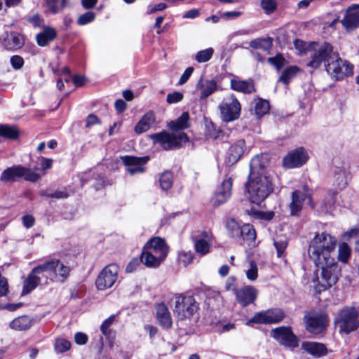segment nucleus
<instances>
[{
    "label": "nucleus",
    "mask_w": 359,
    "mask_h": 359,
    "mask_svg": "<svg viewBox=\"0 0 359 359\" xmlns=\"http://www.w3.org/2000/svg\"><path fill=\"white\" fill-rule=\"evenodd\" d=\"M337 243L335 237L329 233H317L309 246V255L316 266L321 269V280L316 289L326 290L334 285L341 273V269L333 255Z\"/></svg>",
    "instance_id": "1"
},
{
    "label": "nucleus",
    "mask_w": 359,
    "mask_h": 359,
    "mask_svg": "<svg viewBox=\"0 0 359 359\" xmlns=\"http://www.w3.org/2000/svg\"><path fill=\"white\" fill-rule=\"evenodd\" d=\"M269 164L266 155L256 156L250 163V172L246 188L251 203L259 205L273 191L270 174L266 170Z\"/></svg>",
    "instance_id": "2"
},
{
    "label": "nucleus",
    "mask_w": 359,
    "mask_h": 359,
    "mask_svg": "<svg viewBox=\"0 0 359 359\" xmlns=\"http://www.w3.org/2000/svg\"><path fill=\"white\" fill-rule=\"evenodd\" d=\"M322 63H324L327 73L336 80L342 79L353 74V66L346 60H342L339 53L334 50L333 46L328 43L320 45L307 66L317 69Z\"/></svg>",
    "instance_id": "3"
},
{
    "label": "nucleus",
    "mask_w": 359,
    "mask_h": 359,
    "mask_svg": "<svg viewBox=\"0 0 359 359\" xmlns=\"http://www.w3.org/2000/svg\"><path fill=\"white\" fill-rule=\"evenodd\" d=\"M174 299L173 313L178 320L190 319L198 309V304L192 296L177 294Z\"/></svg>",
    "instance_id": "4"
},
{
    "label": "nucleus",
    "mask_w": 359,
    "mask_h": 359,
    "mask_svg": "<svg viewBox=\"0 0 359 359\" xmlns=\"http://www.w3.org/2000/svg\"><path fill=\"white\" fill-rule=\"evenodd\" d=\"M359 313L353 306H346L341 309L335 318L334 323L340 332L349 333L359 327Z\"/></svg>",
    "instance_id": "5"
},
{
    "label": "nucleus",
    "mask_w": 359,
    "mask_h": 359,
    "mask_svg": "<svg viewBox=\"0 0 359 359\" xmlns=\"http://www.w3.org/2000/svg\"><path fill=\"white\" fill-rule=\"evenodd\" d=\"M219 109L222 120L224 122H231L239 118L241 105L233 94H229L224 97L219 105Z\"/></svg>",
    "instance_id": "6"
},
{
    "label": "nucleus",
    "mask_w": 359,
    "mask_h": 359,
    "mask_svg": "<svg viewBox=\"0 0 359 359\" xmlns=\"http://www.w3.org/2000/svg\"><path fill=\"white\" fill-rule=\"evenodd\" d=\"M150 138L154 144H158L165 150L172 149L179 147L182 142L188 141L186 133L180 132L177 134H170L167 132H161L150 135Z\"/></svg>",
    "instance_id": "7"
},
{
    "label": "nucleus",
    "mask_w": 359,
    "mask_h": 359,
    "mask_svg": "<svg viewBox=\"0 0 359 359\" xmlns=\"http://www.w3.org/2000/svg\"><path fill=\"white\" fill-rule=\"evenodd\" d=\"M118 271L119 267L115 264H111L104 267L96 280L97 289L103 290L112 287L117 280Z\"/></svg>",
    "instance_id": "8"
},
{
    "label": "nucleus",
    "mask_w": 359,
    "mask_h": 359,
    "mask_svg": "<svg viewBox=\"0 0 359 359\" xmlns=\"http://www.w3.org/2000/svg\"><path fill=\"white\" fill-rule=\"evenodd\" d=\"M43 270L48 271L50 279H56L64 282L68 277L70 269L65 266L59 259H50L41 264Z\"/></svg>",
    "instance_id": "9"
},
{
    "label": "nucleus",
    "mask_w": 359,
    "mask_h": 359,
    "mask_svg": "<svg viewBox=\"0 0 359 359\" xmlns=\"http://www.w3.org/2000/svg\"><path fill=\"white\" fill-rule=\"evenodd\" d=\"M285 317L282 310L273 309L257 313L250 318L246 325H250L252 323L257 324H275L280 322Z\"/></svg>",
    "instance_id": "10"
},
{
    "label": "nucleus",
    "mask_w": 359,
    "mask_h": 359,
    "mask_svg": "<svg viewBox=\"0 0 359 359\" xmlns=\"http://www.w3.org/2000/svg\"><path fill=\"white\" fill-rule=\"evenodd\" d=\"M271 335L281 345L285 346L294 348L298 346L297 337L288 327H279L273 329Z\"/></svg>",
    "instance_id": "11"
},
{
    "label": "nucleus",
    "mask_w": 359,
    "mask_h": 359,
    "mask_svg": "<svg viewBox=\"0 0 359 359\" xmlns=\"http://www.w3.org/2000/svg\"><path fill=\"white\" fill-rule=\"evenodd\" d=\"M121 160L126 166V171L130 175L142 173L145 171L144 165L149 160V156L136 157L133 156H125Z\"/></svg>",
    "instance_id": "12"
},
{
    "label": "nucleus",
    "mask_w": 359,
    "mask_h": 359,
    "mask_svg": "<svg viewBox=\"0 0 359 359\" xmlns=\"http://www.w3.org/2000/svg\"><path fill=\"white\" fill-rule=\"evenodd\" d=\"M309 159L307 152L303 148L296 149L287 154L283 160L286 168H294L302 166Z\"/></svg>",
    "instance_id": "13"
},
{
    "label": "nucleus",
    "mask_w": 359,
    "mask_h": 359,
    "mask_svg": "<svg viewBox=\"0 0 359 359\" xmlns=\"http://www.w3.org/2000/svg\"><path fill=\"white\" fill-rule=\"evenodd\" d=\"M233 180L231 177L224 180L219 186L212 197V202L215 205L224 203L231 195Z\"/></svg>",
    "instance_id": "14"
},
{
    "label": "nucleus",
    "mask_w": 359,
    "mask_h": 359,
    "mask_svg": "<svg viewBox=\"0 0 359 359\" xmlns=\"http://www.w3.org/2000/svg\"><path fill=\"white\" fill-rule=\"evenodd\" d=\"M143 249L165 259L168 254L169 248L163 238L154 237L149 239L144 245Z\"/></svg>",
    "instance_id": "15"
},
{
    "label": "nucleus",
    "mask_w": 359,
    "mask_h": 359,
    "mask_svg": "<svg viewBox=\"0 0 359 359\" xmlns=\"http://www.w3.org/2000/svg\"><path fill=\"white\" fill-rule=\"evenodd\" d=\"M328 324L326 314H316L306 317V329L311 333L319 334L325 330Z\"/></svg>",
    "instance_id": "16"
},
{
    "label": "nucleus",
    "mask_w": 359,
    "mask_h": 359,
    "mask_svg": "<svg viewBox=\"0 0 359 359\" xmlns=\"http://www.w3.org/2000/svg\"><path fill=\"white\" fill-rule=\"evenodd\" d=\"M305 192L299 190H296L292 194V201L289 205L290 214L292 215H297L302 208L303 203L307 199L309 202L311 201V196L308 193V187L304 186Z\"/></svg>",
    "instance_id": "17"
},
{
    "label": "nucleus",
    "mask_w": 359,
    "mask_h": 359,
    "mask_svg": "<svg viewBox=\"0 0 359 359\" xmlns=\"http://www.w3.org/2000/svg\"><path fill=\"white\" fill-rule=\"evenodd\" d=\"M237 302L243 306H246L255 302L257 295V290L252 286H245L236 290Z\"/></svg>",
    "instance_id": "18"
},
{
    "label": "nucleus",
    "mask_w": 359,
    "mask_h": 359,
    "mask_svg": "<svg viewBox=\"0 0 359 359\" xmlns=\"http://www.w3.org/2000/svg\"><path fill=\"white\" fill-rule=\"evenodd\" d=\"M245 149V142L243 140H238L233 142L227 151V163L230 165L236 163L242 157Z\"/></svg>",
    "instance_id": "19"
},
{
    "label": "nucleus",
    "mask_w": 359,
    "mask_h": 359,
    "mask_svg": "<svg viewBox=\"0 0 359 359\" xmlns=\"http://www.w3.org/2000/svg\"><path fill=\"white\" fill-rule=\"evenodd\" d=\"M43 269L41 264L32 269L27 278L24 281L22 294H27L34 290L39 285L41 284L38 274L41 273Z\"/></svg>",
    "instance_id": "20"
},
{
    "label": "nucleus",
    "mask_w": 359,
    "mask_h": 359,
    "mask_svg": "<svg viewBox=\"0 0 359 359\" xmlns=\"http://www.w3.org/2000/svg\"><path fill=\"white\" fill-rule=\"evenodd\" d=\"M196 89L200 91V98L205 99L217 90V83L215 79H204L203 76L198 81Z\"/></svg>",
    "instance_id": "21"
},
{
    "label": "nucleus",
    "mask_w": 359,
    "mask_h": 359,
    "mask_svg": "<svg viewBox=\"0 0 359 359\" xmlns=\"http://www.w3.org/2000/svg\"><path fill=\"white\" fill-rule=\"evenodd\" d=\"M231 88L235 91L250 94L255 91L254 82L251 79L242 80L234 76L230 81Z\"/></svg>",
    "instance_id": "22"
},
{
    "label": "nucleus",
    "mask_w": 359,
    "mask_h": 359,
    "mask_svg": "<svg viewBox=\"0 0 359 359\" xmlns=\"http://www.w3.org/2000/svg\"><path fill=\"white\" fill-rule=\"evenodd\" d=\"M2 43L6 49L15 50L23 46L25 44V39L22 34L11 32L6 33Z\"/></svg>",
    "instance_id": "23"
},
{
    "label": "nucleus",
    "mask_w": 359,
    "mask_h": 359,
    "mask_svg": "<svg viewBox=\"0 0 359 359\" xmlns=\"http://www.w3.org/2000/svg\"><path fill=\"white\" fill-rule=\"evenodd\" d=\"M212 245V235L207 231H203L200 237L194 242L196 252L200 255H205L210 252Z\"/></svg>",
    "instance_id": "24"
},
{
    "label": "nucleus",
    "mask_w": 359,
    "mask_h": 359,
    "mask_svg": "<svg viewBox=\"0 0 359 359\" xmlns=\"http://www.w3.org/2000/svg\"><path fill=\"white\" fill-rule=\"evenodd\" d=\"M341 22L347 30L358 28L359 27V11L356 8L349 7Z\"/></svg>",
    "instance_id": "25"
},
{
    "label": "nucleus",
    "mask_w": 359,
    "mask_h": 359,
    "mask_svg": "<svg viewBox=\"0 0 359 359\" xmlns=\"http://www.w3.org/2000/svg\"><path fill=\"white\" fill-rule=\"evenodd\" d=\"M156 318L164 329H169L172 325V320L168 307L163 303L156 306Z\"/></svg>",
    "instance_id": "26"
},
{
    "label": "nucleus",
    "mask_w": 359,
    "mask_h": 359,
    "mask_svg": "<svg viewBox=\"0 0 359 359\" xmlns=\"http://www.w3.org/2000/svg\"><path fill=\"white\" fill-rule=\"evenodd\" d=\"M293 44L295 49L299 51V54H309L311 58L310 60H312V57L314 53L317 51L320 46L316 42L307 43L300 39H295Z\"/></svg>",
    "instance_id": "27"
},
{
    "label": "nucleus",
    "mask_w": 359,
    "mask_h": 359,
    "mask_svg": "<svg viewBox=\"0 0 359 359\" xmlns=\"http://www.w3.org/2000/svg\"><path fill=\"white\" fill-rule=\"evenodd\" d=\"M155 123V114L153 111H149L135 126V132L137 134L143 133L147 131Z\"/></svg>",
    "instance_id": "28"
},
{
    "label": "nucleus",
    "mask_w": 359,
    "mask_h": 359,
    "mask_svg": "<svg viewBox=\"0 0 359 359\" xmlns=\"http://www.w3.org/2000/svg\"><path fill=\"white\" fill-rule=\"evenodd\" d=\"M302 348L315 357H321L327 354V350L323 344L313 341L304 342Z\"/></svg>",
    "instance_id": "29"
},
{
    "label": "nucleus",
    "mask_w": 359,
    "mask_h": 359,
    "mask_svg": "<svg viewBox=\"0 0 359 359\" xmlns=\"http://www.w3.org/2000/svg\"><path fill=\"white\" fill-rule=\"evenodd\" d=\"M141 260L147 267L157 268L165 260L155 254H153L145 249H142L141 253Z\"/></svg>",
    "instance_id": "30"
},
{
    "label": "nucleus",
    "mask_w": 359,
    "mask_h": 359,
    "mask_svg": "<svg viewBox=\"0 0 359 359\" xmlns=\"http://www.w3.org/2000/svg\"><path fill=\"white\" fill-rule=\"evenodd\" d=\"M348 184L346 170L342 167H336L334 170L333 185L339 190L344 189Z\"/></svg>",
    "instance_id": "31"
},
{
    "label": "nucleus",
    "mask_w": 359,
    "mask_h": 359,
    "mask_svg": "<svg viewBox=\"0 0 359 359\" xmlns=\"http://www.w3.org/2000/svg\"><path fill=\"white\" fill-rule=\"evenodd\" d=\"M22 170L21 165L8 168L2 172L0 180L3 182H14L17 178L22 177Z\"/></svg>",
    "instance_id": "32"
},
{
    "label": "nucleus",
    "mask_w": 359,
    "mask_h": 359,
    "mask_svg": "<svg viewBox=\"0 0 359 359\" xmlns=\"http://www.w3.org/2000/svg\"><path fill=\"white\" fill-rule=\"evenodd\" d=\"M56 37V32L51 27H46L36 36L37 43L40 46H46Z\"/></svg>",
    "instance_id": "33"
},
{
    "label": "nucleus",
    "mask_w": 359,
    "mask_h": 359,
    "mask_svg": "<svg viewBox=\"0 0 359 359\" xmlns=\"http://www.w3.org/2000/svg\"><path fill=\"white\" fill-rule=\"evenodd\" d=\"M336 196V192L332 191H327L320 206V210L323 213H330L334 209Z\"/></svg>",
    "instance_id": "34"
},
{
    "label": "nucleus",
    "mask_w": 359,
    "mask_h": 359,
    "mask_svg": "<svg viewBox=\"0 0 359 359\" xmlns=\"http://www.w3.org/2000/svg\"><path fill=\"white\" fill-rule=\"evenodd\" d=\"M189 115L188 112H184L175 121H172L169 123L168 126L172 131H177L189 128Z\"/></svg>",
    "instance_id": "35"
},
{
    "label": "nucleus",
    "mask_w": 359,
    "mask_h": 359,
    "mask_svg": "<svg viewBox=\"0 0 359 359\" xmlns=\"http://www.w3.org/2000/svg\"><path fill=\"white\" fill-rule=\"evenodd\" d=\"M32 325V320L27 316H22L15 318L10 323V327L16 330H25L31 327Z\"/></svg>",
    "instance_id": "36"
},
{
    "label": "nucleus",
    "mask_w": 359,
    "mask_h": 359,
    "mask_svg": "<svg viewBox=\"0 0 359 359\" xmlns=\"http://www.w3.org/2000/svg\"><path fill=\"white\" fill-rule=\"evenodd\" d=\"M50 13L56 14L62 12L68 4L67 0H46Z\"/></svg>",
    "instance_id": "37"
},
{
    "label": "nucleus",
    "mask_w": 359,
    "mask_h": 359,
    "mask_svg": "<svg viewBox=\"0 0 359 359\" xmlns=\"http://www.w3.org/2000/svg\"><path fill=\"white\" fill-rule=\"evenodd\" d=\"M19 136V131L13 126L0 125V137L15 140Z\"/></svg>",
    "instance_id": "38"
},
{
    "label": "nucleus",
    "mask_w": 359,
    "mask_h": 359,
    "mask_svg": "<svg viewBox=\"0 0 359 359\" xmlns=\"http://www.w3.org/2000/svg\"><path fill=\"white\" fill-rule=\"evenodd\" d=\"M300 71L301 69L297 66L289 67L282 72L278 81L287 84Z\"/></svg>",
    "instance_id": "39"
},
{
    "label": "nucleus",
    "mask_w": 359,
    "mask_h": 359,
    "mask_svg": "<svg viewBox=\"0 0 359 359\" xmlns=\"http://www.w3.org/2000/svg\"><path fill=\"white\" fill-rule=\"evenodd\" d=\"M241 237L247 241H254L256 238V232L252 225L245 224L241 226Z\"/></svg>",
    "instance_id": "40"
},
{
    "label": "nucleus",
    "mask_w": 359,
    "mask_h": 359,
    "mask_svg": "<svg viewBox=\"0 0 359 359\" xmlns=\"http://www.w3.org/2000/svg\"><path fill=\"white\" fill-rule=\"evenodd\" d=\"M269 110V103L264 100L259 99L255 101V111L258 118L268 113Z\"/></svg>",
    "instance_id": "41"
},
{
    "label": "nucleus",
    "mask_w": 359,
    "mask_h": 359,
    "mask_svg": "<svg viewBox=\"0 0 359 359\" xmlns=\"http://www.w3.org/2000/svg\"><path fill=\"white\" fill-rule=\"evenodd\" d=\"M159 183L163 190L170 189L173 184L172 173L169 171H165L163 172L160 176Z\"/></svg>",
    "instance_id": "42"
},
{
    "label": "nucleus",
    "mask_w": 359,
    "mask_h": 359,
    "mask_svg": "<svg viewBox=\"0 0 359 359\" xmlns=\"http://www.w3.org/2000/svg\"><path fill=\"white\" fill-rule=\"evenodd\" d=\"M271 40L270 39H256L250 42V46L253 48H260L264 50H268L271 47Z\"/></svg>",
    "instance_id": "43"
},
{
    "label": "nucleus",
    "mask_w": 359,
    "mask_h": 359,
    "mask_svg": "<svg viewBox=\"0 0 359 359\" xmlns=\"http://www.w3.org/2000/svg\"><path fill=\"white\" fill-rule=\"evenodd\" d=\"M351 257V248L346 243L339 245L338 259L343 263H346Z\"/></svg>",
    "instance_id": "44"
},
{
    "label": "nucleus",
    "mask_w": 359,
    "mask_h": 359,
    "mask_svg": "<svg viewBox=\"0 0 359 359\" xmlns=\"http://www.w3.org/2000/svg\"><path fill=\"white\" fill-rule=\"evenodd\" d=\"M229 235L234 238H241V226L234 219L229 220L226 224Z\"/></svg>",
    "instance_id": "45"
},
{
    "label": "nucleus",
    "mask_w": 359,
    "mask_h": 359,
    "mask_svg": "<svg viewBox=\"0 0 359 359\" xmlns=\"http://www.w3.org/2000/svg\"><path fill=\"white\" fill-rule=\"evenodd\" d=\"M41 196L48 198H55L57 199L66 198L69 196L68 192L64 190H55V191H41Z\"/></svg>",
    "instance_id": "46"
},
{
    "label": "nucleus",
    "mask_w": 359,
    "mask_h": 359,
    "mask_svg": "<svg viewBox=\"0 0 359 359\" xmlns=\"http://www.w3.org/2000/svg\"><path fill=\"white\" fill-rule=\"evenodd\" d=\"M274 246L276 249L277 256L281 257L287 247V241L285 238L277 237L274 239Z\"/></svg>",
    "instance_id": "47"
},
{
    "label": "nucleus",
    "mask_w": 359,
    "mask_h": 359,
    "mask_svg": "<svg viewBox=\"0 0 359 359\" xmlns=\"http://www.w3.org/2000/svg\"><path fill=\"white\" fill-rule=\"evenodd\" d=\"M71 348V343L65 339H57L55 342V351L58 353H64Z\"/></svg>",
    "instance_id": "48"
},
{
    "label": "nucleus",
    "mask_w": 359,
    "mask_h": 359,
    "mask_svg": "<svg viewBox=\"0 0 359 359\" xmlns=\"http://www.w3.org/2000/svg\"><path fill=\"white\" fill-rule=\"evenodd\" d=\"M214 50L212 48L201 50L196 55V60L198 62H208L212 56Z\"/></svg>",
    "instance_id": "49"
},
{
    "label": "nucleus",
    "mask_w": 359,
    "mask_h": 359,
    "mask_svg": "<svg viewBox=\"0 0 359 359\" xmlns=\"http://www.w3.org/2000/svg\"><path fill=\"white\" fill-rule=\"evenodd\" d=\"M22 170H22V177H23L27 181L36 182L41 177V176L39 174L34 172V171L29 168H26L22 166Z\"/></svg>",
    "instance_id": "50"
},
{
    "label": "nucleus",
    "mask_w": 359,
    "mask_h": 359,
    "mask_svg": "<svg viewBox=\"0 0 359 359\" xmlns=\"http://www.w3.org/2000/svg\"><path fill=\"white\" fill-rule=\"evenodd\" d=\"M261 7L266 14L269 15L276 11L277 4L275 0H262Z\"/></svg>",
    "instance_id": "51"
},
{
    "label": "nucleus",
    "mask_w": 359,
    "mask_h": 359,
    "mask_svg": "<svg viewBox=\"0 0 359 359\" xmlns=\"http://www.w3.org/2000/svg\"><path fill=\"white\" fill-rule=\"evenodd\" d=\"M95 18V15L92 11H88L85 13L80 15L78 18V24L80 25H85L88 23H90L93 21H94Z\"/></svg>",
    "instance_id": "52"
},
{
    "label": "nucleus",
    "mask_w": 359,
    "mask_h": 359,
    "mask_svg": "<svg viewBox=\"0 0 359 359\" xmlns=\"http://www.w3.org/2000/svg\"><path fill=\"white\" fill-rule=\"evenodd\" d=\"M114 320H115L114 316H111L107 319H106L101 325L100 330L104 336L109 335L110 330L109 328L113 324V323L114 322Z\"/></svg>",
    "instance_id": "53"
},
{
    "label": "nucleus",
    "mask_w": 359,
    "mask_h": 359,
    "mask_svg": "<svg viewBox=\"0 0 359 359\" xmlns=\"http://www.w3.org/2000/svg\"><path fill=\"white\" fill-rule=\"evenodd\" d=\"M193 255L190 252H181L178 255L179 262L184 266H187L192 262Z\"/></svg>",
    "instance_id": "54"
},
{
    "label": "nucleus",
    "mask_w": 359,
    "mask_h": 359,
    "mask_svg": "<svg viewBox=\"0 0 359 359\" xmlns=\"http://www.w3.org/2000/svg\"><path fill=\"white\" fill-rule=\"evenodd\" d=\"M257 266L253 262H250V268L246 271V276L250 280H255L257 278Z\"/></svg>",
    "instance_id": "55"
},
{
    "label": "nucleus",
    "mask_w": 359,
    "mask_h": 359,
    "mask_svg": "<svg viewBox=\"0 0 359 359\" xmlns=\"http://www.w3.org/2000/svg\"><path fill=\"white\" fill-rule=\"evenodd\" d=\"M184 97L182 93L175 91L167 95L166 101L169 104H175L180 102Z\"/></svg>",
    "instance_id": "56"
},
{
    "label": "nucleus",
    "mask_w": 359,
    "mask_h": 359,
    "mask_svg": "<svg viewBox=\"0 0 359 359\" xmlns=\"http://www.w3.org/2000/svg\"><path fill=\"white\" fill-rule=\"evenodd\" d=\"M141 263V257L140 258L135 257L132 259L126 267V272L132 273L135 271L137 269V268L140 265Z\"/></svg>",
    "instance_id": "57"
},
{
    "label": "nucleus",
    "mask_w": 359,
    "mask_h": 359,
    "mask_svg": "<svg viewBox=\"0 0 359 359\" xmlns=\"http://www.w3.org/2000/svg\"><path fill=\"white\" fill-rule=\"evenodd\" d=\"M284 61V58L280 55H277L275 57L268 58V62L270 64L274 65L277 68L278 71H279L281 69L282 66L283 65Z\"/></svg>",
    "instance_id": "58"
},
{
    "label": "nucleus",
    "mask_w": 359,
    "mask_h": 359,
    "mask_svg": "<svg viewBox=\"0 0 359 359\" xmlns=\"http://www.w3.org/2000/svg\"><path fill=\"white\" fill-rule=\"evenodd\" d=\"M11 64L15 69H20L23 67L24 60L20 55H13L11 57Z\"/></svg>",
    "instance_id": "59"
},
{
    "label": "nucleus",
    "mask_w": 359,
    "mask_h": 359,
    "mask_svg": "<svg viewBox=\"0 0 359 359\" xmlns=\"http://www.w3.org/2000/svg\"><path fill=\"white\" fill-rule=\"evenodd\" d=\"M194 72V68L191 67H189L185 69L182 75L179 79L178 84L179 85H183L190 78L191 75Z\"/></svg>",
    "instance_id": "60"
},
{
    "label": "nucleus",
    "mask_w": 359,
    "mask_h": 359,
    "mask_svg": "<svg viewBox=\"0 0 359 359\" xmlns=\"http://www.w3.org/2000/svg\"><path fill=\"white\" fill-rule=\"evenodd\" d=\"M167 8V6L164 3H160L158 4L154 5V6H149L147 7V14H152L154 13H156L157 11H161L165 10Z\"/></svg>",
    "instance_id": "61"
},
{
    "label": "nucleus",
    "mask_w": 359,
    "mask_h": 359,
    "mask_svg": "<svg viewBox=\"0 0 359 359\" xmlns=\"http://www.w3.org/2000/svg\"><path fill=\"white\" fill-rule=\"evenodd\" d=\"M220 133L221 130L218 128H216L214 125H212L210 127L208 128L207 135L210 138H219Z\"/></svg>",
    "instance_id": "62"
},
{
    "label": "nucleus",
    "mask_w": 359,
    "mask_h": 359,
    "mask_svg": "<svg viewBox=\"0 0 359 359\" xmlns=\"http://www.w3.org/2000/svg\"><path fill=\"white\" fill-rule=\"evenodd\" d=\"M75 342L79 345L86 344L88 341V337L83 332H77L74 336Z\"/></svg>",
    "instance_id": "63"
},
{
    "label": "nucleus",
    "mask_w": 359,
    "mask_h": 359,
    "mask_svg": "<svg viewBox=\"0 0 359 359\" xmlns=\"http://www.w3.org/2000/svg\"><path fill=\"white\" fill-rule=\"evenodd\" d=\"M22 223L25 227L27 229L31 228L33 226L35 219L32 215H27L22 217Z\"/></svg>",
    "instance_id": "64"
}]
</instances>
